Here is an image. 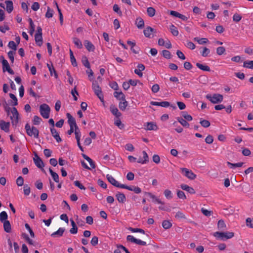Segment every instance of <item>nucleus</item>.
Returning <instances> with one entry per match:
<instances>
[{
  "label": "nucleus",
  "mask_w": 253,
  "mask_h": 253,
  "mask_svg": "<svg viewBox=\"0 0 253 253\" xmlns=\"http://www.w3.org/2000/svg\"><path fill=\"white\" fill-rule=\"evenodd\" d=\"M27 134L30 136H33L35 138H38L39 135V130L35 126L31 127L29 124H26L25 126Z\"/></svg>",
  "instance_id": "obj_1"
},
{
  "label": "nucleus",
  "mask_w": 253,
  "mask_h": 253,
  "mask_svg": "<svg viewBox=\"0 0 253 253\" xmlns=\"http://www.w3.org/2000/svg\"><path fill=\"white\" fill-rule=\"evenodd\" d=\"M214 236L222 240L231 239L234 236V233L232 232H216L214 233Z\"/></svg>",
  "instance_id": "obj_2"
},
{
  "label": "nucleus",
  "mask_w": 253,
  "mask_h": 253,
  "mask_svg": "<svg viewBox=\"0 0 253 253\" xmlns=\"http://www.w3.org/2000/svg\"><path fill=\"white\" fill-rule=\"evenodd\" d=\"M50 112V108L47 104L43 103L40 105V112L43 118L48 119L49 117Z\"/></svg>",
  "instance_id": "obj_3"
},
{
  "label": "nucleus",
  "mask_w": 253,
  "mask_h": 253,
  "mask_svg": "<svg viewBox=\"0 0 253 253\" xmlns=\"http://www.w3.org/2000/svg\"><path fill=\"white\" fill-rule=\"evenodd\" d=\"M92 89L95 93V94L98 96L99 99L103 101L104 99L103 94L101 91V89L99 85L98 84L96 81H94L92 83Z\"/></svg>",
  "instance_id": "obj_4"
},
{
  "label": "nucleus",
  "mask_w": 253,
  "mask_h": 253,
  "mask_svg": "<svg viewBox=\"0 0 253 253\" xmlns=\"http://www.w3.org/2000/svg\"><path fill=\"white\" fill-rule=\"evenodd\" d=\"M206 98L213 104L220 103L223 99V97L219 94H214L212 96L208 94Z\"/></svg>",
  "instance_id": "obj_5"
},
{
  "label": "nucleus",
  "mask_w": 253,
  "mask_h": 253,
  "mask_svg": "<svg viewBox=\"0 0 253 253\" xmlns=\"http://www.w3.org/2000/svg\"><path fill=\"white\" fill-rule=\"evenodd\" d=\"M12 116L10 117L11 123L13 125H16L18 123L19 113L17 109L15 107H13L11 110Z\"/></svg>",
  "instance_id": "obj_6"
},
{
  "label": "nucleus",
  "mask_w": 253,
  "mask_h": 253,
  "mask_svg": "<svg viewBox=\"0 0 253 253\" xmlns=\"http://www.w3.org/2000/svg\"><path fill=\"white\" fill-rule=\"evenodd\" d=\"M181 171L184 176L190 179H194L196 177V175L192 170H189L186 168H181Z\"/></svg>",
  "instance_id": "obj_7"
},
{
  "label": "nucleus",
  "mask_w": 253,
  "mask_h": 253,
  "mask_svg": "<svg viewBox=\"0 0 253 253\" xmlns=\"http://www.w3.org/2000/svg\"><path fill=\"white\" fill-rule=\"evenodd\" d=\"M126 240L127 241H129L134 243H135L137 245H141V246H146V242L141 241V240L137 239L135 238L132 235H128L126 237Z\"/></svg>",
  "instance_id": "obj_8"
},
{
  "label": "nucleus",
  "mask_w": 253,
  "mask_h": 253,
  "mask_svg": "<svg viewBox=\"0 0 253 253\" xmlns=\"http://www.w3.org/2000/svg\"><path fill=\"white\" fill-rule=\"evenodd\" d=\"M158 43L159 45L165 46L168 49L171 48V42L168 39L165 41L164 39L160 38L158 40Z\"/></svg>",
  "instance_id": "obj_9"
},
{
  "label": "nucleus",
  "mask_w": 253,
  "mask_h": 253,
  "mask_svg": "<svg viewBox=\"0 0 253 253\" xmlns=\"http://www.w3.org/2000/svg\"><path fill=\"white\" fill-rule=\"evenodd\" d=\"M106 177L108 181L113 185L115 187L121 188V186L123 185L120 184L111 175L109 174H107Z\"/></svg>",
  "instance_id": "obj_10"
},
{
  "label": "nucleus",
  "mask_w": 253,
  "mask_h": 253,
  "mask_svg": "<svg viewBox=\"0 0 253 253\" xmlns=\"http://www.w3.org/2000/svg\"><path fill=\"white\" fill-rule=\"evenodd\" d=\"M34 161L36 166L39 168H42L44 167V164L42 161L37 154H35Z\"/></svg>",
  "instance_id": "obj_11"
},
{
  "label": "nucleus",
  "mask_w": 253,
  "mask_h": 253,
  "mask_svg": "<svg viewBox=\"0 0 253 253\" xmlns=\"http://www.w3.org/2000/svg\"><path fill=\"white\" fill-rule=\"evenodd\" d=\"M145 126H146L145 129L148 130H157L158 129V126L154 122L147 123L146 125Z\"/></svg>",
  "instance_id": "obj_12"
},
{
  "label": "nucleus",
  "mask_w": 253,
  "mask_h": 253,
  "mask_svg": "<svg viewBox=\"0 0 253 253\" xmlns=\"http://www.w3.org/2000/svg\"><path fill=\"white\" fill-rule=\"evenodd\" d=\"M110 110L111 112L117 118H119L122 115L121 113L119 111L118 108L114 105L110 106Z\"/></svg>",
  "instance_id": "obj_13"
},
{
  "label": "nucleus",
  "mask_w": 253,
  "mask_h": 253,
  "mask_svg": "<svg viewBox=\"0 0 253 253\" xmlns=\"http://www.w3.org/2000/svg\"><path fill=\"white\" fill-rule=\"evenodd\" d=\"M50 131L52 136L56 139L57 142H60L62 141L59 133L57 132L56 129L54 127H51Z\"/></svg>",
  "instance_id": "obj_14"
},
{
  "label": "nucleus",
  "mask_w": 253,
  "mask_h": 253,
  "mask_svg": "<svg viewBox=\"0 0 253 253\" xmlns=\"http://www.w3.org/2000/svg\"><path fill=\"white\" fill-rule=\"evenodd\" d=\"M0 128L6 132H8L9 130L10 123L5 122L4 121H1L0 123Z\"/></svg>",
  "instance_id": "obj_15"
},
{
  "label": "nucleus",
  "mask_w": 253,
  "mask_h": 253,
  "mask_svg": "<svg viewBox=\"0 0 253 253\" xmlns=\"http://www.w3.org/2000/svg\"><path fill=\"white\" fill-rule=\"evenodd\" d=\"M66 116L68 118V123L69 126H74L75 127L78 126L75 119L70 113H67Z\"/></svg>",
  "instance_id": "obj_16"
},
{
  "label": "nucleus",
  "mask_w": 253,
  "mask_h": 253,
  "mask_svg": "<svg viewBox=\"0 0 253 253\" xmlns=\"http://www.w3.org/2000/svg\"><path fill=\"white\" fill-rule=\"evenodd\" d=\"M137 68L134 70V73L137 74L140 77H141L143 76V73L142 71L144 70L145 66L142 64H139L137 65Z\"/></svg>",
  "instance_id": "obj_17"
},
{
  "label": "nucleus",
  "mask_w": 253,
  "mask_h": 253,
  "mask_svg": "<svg viewBox=\"0 0 253 253\" xmlns=\"http://www.w3.org/2000/svg\"><path fill=\"white\" fill-rule=\"evenodd\" d=\"M84 45L88 51H94L95 50L94 45L89 41L85 40L84 42Z\"/></svg>",
  "instance_id": "obj_18"
},
{
  "label": "nucleus",
  "mask_w": 253,
  "mask_h": 253,
  "mask_svg": "<svg viewBox=\"0 0 253 253\" xmlns=\"http://www.w3.org/2000/svg\"><path fill=\"white\" fill-rule=\"evenodd\" d=\"M154 29L151 27H146L143 31L145 36L147 38H151V36L154 32Z\"/></svg>",
  "instance_id": "obj_19"
},
{
  "label": "nucleus",
  "mask_w": 253,
  "mask_h": 253,
  "mask_svg": "<svg viewBox=\"0 0 253 253\" xmlns=\"http://www.w3.org/2000/svg\"><path fill=\"white\" fill-rule=\"evenodd\" d=\"M180 187L182 190L186 191L190 194H195V190L192 187H190L186 184H182L180 185Z\"/></svg>",
  "instance_id": "obj_20"
},
{
  "label": "nucleus",
  "mask_w": 253,
  "mask_h": 253,
  "mask_svg": "<svg viewBox=\"0 0 253 253\" xmlns=\"http://www.w3.org/2000/svg\"><path fill=\"white\" fill-rule=\"evenodd\" d=\"M116 198L119 202L124 203L126 200V198L124 194L118 192L116 195Z\"/></svg>",
  "instance_id": "obj_21"
},
{
  "label": "nucleus",
  "mask_w": 253,
  "mask_h": 253,
  "mask_svg": "<svg viewBox=\"0 0 253 253\" xmlns=\"http://www.w3.org/2000/svg\"><path fill=\"white\" fill-rule=\"evenodd\" d=\"M64 231L65 229L64 228H59L57 231L54 232L52 234H51V236L53 237H60L63 235Z\"/></svg>",
  "instance_id": "obj_22"
},
{
  "label": "nucleus",
  "mask_w": 253,
  "mask_h": 253,
  "mask_svg": "<svg viewBox=\"0 0 253 253\" xmlns=\"http://www.w3.org/2000/svg\"><path fill=\"white\" fill-rule=\"evenodd\" d=\"M121 100L122 101L119 102V107L121 110L125 111L128 105V102L126 101V97L125 98V100Z\"/></svg>",
  "instance_id": "obj_23"
},
{
  "label": "nucleus",
  "mask_w": 253,
  "mask_h": 253,
  "mask_svg": "<svg viewBox=\"0 0 253 253\" xmlns=\"http://www.w3.org/2000/svg\"><path fill=\"white\" fill-rule=\"evenodd\" d=\"M3 223V228L4 231L7 233H10L11 231V227L9 221H5L2 222Z\"/></svg>",
  "instance_id": "obj_24"
},
{
  "label": "nucleus",
  "mask_w": 253,
  "mask_h": 253,
  "mask_svg": "<svg viewBox=\"0 0 253 253\" xmlns=\"http://www.w3.org/2000/svg\"><path fill=\"white\" fill-rule=\"evenodd\" d=\"M35 39L36 44L41 46L42 44V37L41 35L35 34Z\"/></svg>",
  "instance_id": "obj_25"
},
{
  "label": "nucleus",
  "mask_w": 253,
  "mask_h": 253,
  "mask_svg": "<svg viewBox=\"0 0 253 253\" xmlns=\"http://www.w3.org/2000/svg\"><path fill=\"white\" fill-rule=\"evenodd\" d=\"M6 4V11L8 13H11L13 9V2L11 0H6L5 1Z\"/></svg>",
  "instance_id": "obj_26"
},
{
  "label": "nucleus",
  "mask_w": 253,
  "mask_h": 253,
  "mask_svg": "<svg viewBox=\"0 0 253 253\" xmlns=\"http://www.w3.org/2000/svg\"><path fill=\"white\" fill-rule=\"evenodd\" d=\"M82 156L85 160H86L89 163L90 167L92 169L95 168V165L91 159H90L88 156L84 154H82Z\"/></svg>",
  "instance_id": "obj_27"
},
{
  "label": "nucleus",
  "mask_w": 253,
  "mask_h": 253,
  "mask_svg": "<svg viewBox=\"0 0 253 253\" xmlns=\"http://www.w3.org/2000/svg\"><path fill=\"white\" fill-rule=\"evenodd\" d=\"M135 24L139 29L143 28L144 26V22L143 20L140 17H138L136 19Z\"/></svg>",
  "instance_id": "obj_28"
},
{
  "label": "nucleus",
  "mask_w": 253,
  "mask_h": 253,
  "mask_svg": "<svg viewBox=\"0 0 253 253\" xmlns=\"http://www.w3.org/2000/svg\"><path fill=\"white\" fill-rule=\"evenodd\" d=\"M217 228L220 230H225L226 229V225L222 219H220L218 221Z\"/></svg>",
  "instance_id": "obj_29"
},
{
  "label": "nucleus",
  "mask_w": 253,
  "mask_h": 253,
  "mask_svg": "<svg viewBox=\"0 0 253 253\" xmlns=\"http://www.w3.org/2000/svg\"><path fill=\"white\" fill-rule=\"evenodd\" d=\"M244 163L240 162L238 163L233 164L229 162H227V165L230 167L231 169H234L235 168H239L243 166Z\"/></svg>",
  "instance_id": "obj_30"
},
{
  "label": "nucleus",
  "mask_w": 253,
  "mask_h": 253,
  "mask_svg": "<svg viewBox=\"0 0 253 253\" xmlns=\"http://www.w3.org/2000/svg\"><path fill=\"white\" fill-rule=\"evenodd\" d=\"M196 65L198 68L203 71L208 72L211 71L210 68L207 65H203L199 63H197Z\"/></svg>",
  "instance_id": "obj_31"
},
{
  "label": "nucleus",
  "mask_w": 253,
  "mask_h": 253,
  "mask_svg": "<svg viewBox=\"0 0 253 253\" xmlns=\"http://www.w3.org/2000/svg\"><path fill=\"white\" fill-rule=\"evenodd\" d=\"M49 172L55 182L59 183V176L57 173L54 172L51 169H49Z\"/></svg>",
  "instance_id": "obj_32"
},
{
  "label": "nucleus",
  "mask_w": 253,
  "mask_h": 253,
  "mask_svg": "<svg viewBox=\"0 0 253 253\" xmlns=\"http://www.w3.org/2000/svg\"><path fill=\"white\" fill-rule=\"evenodd\" d=\"M114 97L119 100H125V95L122 92L115 91L114 93Z\"/></svg>",
  "instance_id": "obj_33"
},
{
  "label": "nucleus",
  "mask_w": 253,
  "mask_h": 253,
  "mask_svg": "<svg viewBox=\"0 0 253 253\" xmlns=\"http://www.w3.org/2000/svg\"><path fill=\"white\" fill-rule=\"evenodd\" d=\"M177 120L184 127H189V124L187 122V120H184L183 118H180V117H178L177 118Z\"/></svg>",
  "instance_id": "obj_34"
},
{
  "label": "nucleus",
  "mask_w": 253,
  "mask_h": 253,
  "mask_svg": "<svg viewBox=\"0 0 253 253\" xmlns=\"http://www.w3.org/2000/svg\"><path fill=\"white\" fill-rule=\"evenodd\" d=\"M171 222L167 220H164L162 222V226L165 229H168L172 226Z\"/></svg>",
  "instance_id": "obj_35"
},
{
  "label": "nucleus",
  "mask_w": 253,
  "mask_h": 253,
  "mask_svg": "<svg viewBox=\"0 0 253 253\" xmlns=\"http://www.w3.org/2000/svg\"><path fill=\"white\" fill-rule=\"evenodd\" d=\"M181 115L182 117H183L184 119L187 121H191L193 119L192 117L189 115L186 111H182L181 112Z\"/></svg>",
  "instance_id": "obj_36"
},
{
  "label": "nucleus",
  "mask_w": 253,
  "mask_h": 253,
  "mask_svg": "<svg viewBox=\"0 0 253 253\" xmlns=\"http://www.w3.org/2000/svg\"><path fill=\"white\" fill-rule=\"evenodd\" d=\"M170 30L171 33V34L174 36H178L179 32L177 30V28L173 24L171 25L170 26Z\"/></svg>",
  "instance_id": "obj_37"
},
{
  "label": "nucleus",
  "mask_w": 253,
  "mask_h": 253,
  "mask_svg": "<svg viewBox=\"0 0 253 253\" xmlns=\"http://www.w3.org/2000/svg\"><path fill=\"white\" fill-rule=\"evenodd\" d=\"M74 132H75V138H76L77 141H80V138L81 136V133L80 130L78 126L77 127H75Z\"/></svg>",
  "instance_id": "obj_38"
},
{
  "label": "nucleus",
  "mask_w": 253,
  "mask_h": 253,
  "mask_svg": "<svg viewBox=\"0 0 253 253\" xmlns=\"http://www.w3.org/2000/svg\"><path fill=\"white\" fill-rule=\"evenodd\" d=\"M70 59H71V62L72 63V65L74 67H76L77 66V63L76 59L73 55V52L71 49L70 50Z\"/></svg>",
  "instance_id": "obj_39"
},
{
  "label": "nucleus",
  "mask_w": 253,
  "mask_h": 253,
  "mask_svg": "<svg viewBox=\"0 0 253 253\" xmlns=\"http://www.w3.org/2000/svg\"><path fill=\"white\" fill-rule=\"evenodd\" d=\"M194 41L198 42V43L200 44H203L205 43H207L208 42V40L207 38H195Z\"/></svg>",
  "instance_id": "obj_40"
},
{
  "label": "nucleus",
  "mask_w": 253,
  "mask_h": 253,
  "mask_svg": "<svg viewBox=\"0 0 253 253\" xmlns=\"http://www.w3.org/2000/svg\"><path fill=\"white\" fill-rule=\"evenodd\" d=\"M147 12L148 15L152 17H153L155 15L156 10L155 9L152 7H148L147 9Z\"/></svg>",
  "instance_id": "obj_41"
},
{
  "label": "nucleus",
  "mask_w": 253,
  "mask_h": 253,
  "mask_svg": "<svg viewBox=\"0 0 253 253\" xmlns=\"http://www.w3.org/2000/svg\"><path fill=\"white\" fill-rule=\"evenodd\" d=\"M7 214L5 211H3L1 212V213H0V221L1 222H3L5 221H7L6 220L7 219Z\"/></svg>",
  "instance_id": "obj_42"
},
{
  "label": "nucleus",
  "mask_w": 253,
  "mask_h": 253,
  "mask_svg": "<svg viewBox=\"0 0 253 253\" xmlns=\"http://www.w3.org/2000/svg\"><path fill=\"white\" fill-rule=\"evenodd\" d=\"M22 237L26 240V241L30 245H33V241L31 240L28 235L26 233H22Z\"/></svg>",
  "instance_id": "obj_43"
},
{
  "label": "nucleus",
  "mask_w": 253,
  "mask_h": 253,
  "mask_svg": "<svg viewBox=\"0 0 253 253\" xmlns=\"http://www.w3.org/2000/svg\"><path fill=\"white\" fill-rule=\"evenodd\" d=\"M148 195H149L150 197L153 200V202H157L158 204H161L163 205L164 204V202L161 201L159 199L157 198L154 195H153L150 193H148Z\"/></svg>",
  "instance_id": "obj_44"
},
{
  "label": "nucleus",
  "mask_w": 253,
  "mask_h": 253,
  "mask_svg": "<svg viewBox=\"0 0 253 253\" xmlns=\"http://www.w3.org/2000/svg\"><path fill=\"white\" fill-rule=\"evenodd\" d=\"M243 67L249 68L253 69V61H246L244 62Z\"/></svg>",
  "instance_id": "obj_45"
},
{
  "label": "nucleus",
  "mask_w": 253,
  "mask_h": 253,
  "mask_svg": "<svg viewBox=\"0 0 253 253\" xmlns=\"http://www.w3.org/2000/svg\"><path fill=\"white\" fill-rule=\"evenodd\" d=\"M114 124L120 129H123L124 127V125L122 123L119 118L115 121Z\"/></svg>",
  "instance_id": "obj_46"
},
{
  "label": "nucleus",
  "mask_w": 253,
  "mask_h": 253,
  "mask_svg": "<svg viewBox=\"0 0 253 253\" xmlns=\"http://www.w3.org/2000/svg\"><path fill=\"white\" fill-rule=\"evenodd\" d=\"M1 64L2 65V70L3 72L6 71V69L10 68L9 65L6 60H4L3 61H1Z\"/></svg>",
  "instance_id": "obj_47"
},
{
  "label": "nucleus",
  "mask_w": 253,
  "mask_h": 253,
  "mask_svg": "<svg viewBox=\"0 0 253 253\" xmlns=\"http://www.w3.org/2000/svg\"><path fill=\"white\" fill-rule=\"evenodd\" d=\"M129 230L133 233L139 232V233H142L143 234H145L144 230L142 229H140V228H132V227H129Z\"/></svg>",
  "instance_id": "obj_48"
},
{
  "label": "nucleus",
  "mask_w": 253,
  "mask_h": 253,
  "mask_svg": "<svg viewBox=\"0 0 253 253\" xmlns=\"http://www.w3.org/2000/svg\"><path fill=\"white\" fill-rule=\"evenodd\" d=\"M163 56L167 59H170L171 58V54L170 52L167 50H164L162 51Z\"/></svg>",
  "instance_id": "obj_49"
},
{
  "label": "nucleus",
  "mask_w": 253,
  "mask_h": 253,
  "mask_svg": "<svg viewBox=\"0 0 253 253\" xmlns=\"http://www.w3.org/2000/svg\"><path fill=\"white\" fill-rule=\"evenodd\" d=\"M42 121V119L38 116H35L33 120V124L35 125H38Z\"/></svg>",
  "instance_id": "obj_50"
},
{
  "label": "nucleus",
  "mask_w": 253,
  "mask_h": 253,
  "mask_svg": "<svg viewBox=\"0 0 253 253\" xmlns=\"http://www.w3.org/2000/svg\"><path fill=\"white\" fill-rule=\"evenodd\" d=\"M177 197L181 199L184 200L186 199V196L183 191L181 190H177Z\"/></svg>",
  "instance_id": "obj_51"
},
{
  "label": "nucleus",
  "mask_w": 253,
  "mask_h": 253,
  "mask_svg": "<svg viewBox=\"0 0 253 253\" xmlns=\"http://www.w3.org/2000/svg\"><path fill=\"white\" fill-rule=\"evenodd\" d=\"M225 51V48L223 46H219L216 48V53L219 55H222Z\"/></svg>",
  "instance_id": "obj_52"
},
{
  "label": "nucleus",
  "mask_w": 253,
  "mask_h": 253,
  "mask_svg": "<svg viewBox=\"0 0 253 253\" xmlns=\"http://www.w3.org/2000/svg\"><path fill=\"white\" fill-rule=\"evenodd\" d=\"M74 43L79 48H82L83 44L81 41L79 39L75 38L74 39Z\"/></svg>",
  "instance_id": "obj_53"
},
{
  "label": "nucleus",
  "mask_w": 253,
  "mask_h": 253,
  "mask_svg": "<svg viewBox=\"0 0 253 253\" xmlns=\"http://www.w3.org/2000/svg\"><path fill=\"white\" fill-rule=\"evenodd\" d=\"M175 217L177 219H186L185 214L181 211H178L175 215Z\"/></svg>",
  "instance_id": "obj_54"
},
{
  "label": "nucleus",
  "mask_w": 253,
  "mask_h": 253,
  "mask_svg": "<svg viewBox=\"0 0 253 253\" xmlns=\"http://www.w3.org/2000/svg\"><path fill=\"white\" fill-rule=\"evenodd\" d=\"M164 195L165 197L168 199H170L172 198V193L169 190H165L164 191Z\"/></svg>",
  "instance_id": "obj_55"
},
{
  "label": "nucleus",
  "mask_w": 253,
  "mask_h": 253,
  "mask_svg": "<svg viewBox=\"0 0 253 253\" xmlns=\"http://www.w3.org/2000/svg\"><path fill=\"white\" fill-rule=\"evenodd\" d=\"M9 96L13 100V102L12 103V105L13 106L17 105L18 100L15 95L12 93H10Z\"/></svg>",
  "instance_id": "obj_56"
},
{
  "label": "nucleus",
  "mask_w": 253,
  "mask_h": 253,
  "mask_svg": "<svg viewBox=\"0 0 253 253\" xmlns=\"http://www.w3.org/2000/svg\"><path fill=\"white\" fill-rule=\"evenodd\" d=\"M200 123L204 127H208L210 126V123L206 120H201Z\"/></svg>",
  "instance_id": "obj_57"
},
{
  "label": "nucleus",
  "mask_w": 253,
  "mask_h": 253,
  "mask_svg": "<svg viewBox=\"0 0 253 253\" xmlns=\"http://www.w3.org/2000/svg\"><path fill=\"white\" fill-rule=\"evenodd\" d=\"M16 184L18 186H21L24 184V179L21 176H19L16 179Z\"/></svg>",
  "instance_id": "obj_58"
},
{
  "label": "nucleus",
  "mask_w": 253,
  "mask_h": 253,
  "mask_svg": "<svg viewBox=\"0 0 253 253\" xmlns=\"http://www.w3.org/2000/svg\"><path fill=\"white\" fill-rule=\"evenodd\" d=\"M9 29V27L6 24H4L3 26H0V31L2 33H5L6 31H8Z\"/></svg>",
  "instance_id": "obj_59"
},
{
  "label": "nucleus",
  "mask_w": 253,
  "mask_h": 253,
  "mask_svg": "<svg viewBox=\"0 0 253 253\" xmlns=\"http://www.w3.org/2000/svg\"><path fill=\"white\" fill-rule=\"evenodd\" d=\"M242 18V17L240 14L235 13L233 16V20L236 22H238L241 20Z\"/></svg>",
  "instance_id": "obj_60"
},
{
  "label": "nucleus",
  "mask_w": 253,
  "mask_h": 253,
  "mask_svg": "<svg viewBox=\"0 0 253 253\" xmlns=\"http://www.w3.org/2000/svg\"><path fill=\"white\" fill-rule=\"evenodd\" d=\"M210 53V50L209 48L205 47L203 48V51L201 52V54L203 57H207Z\"/></svg>",
  "instance_id": "obj_61"
},
{
  "label": "nucleus",
  "mask_w": 253,
  "mask_h": 253,
  "mask_svg": "<svg viewBox=\"0 0 253 253\" xmlns=\"http://www.w3.org/2000/svg\"><path fill=\"white\" fill-rule=\"evenodd\" d=\"M53 10L50 9V8L48 7L47 8V12L45 14V17L46 18H51L53 16Z\"/></svg>",
  "instance_id": "obj_62"
},
{
  "label": "nucleus",
  "mask_w": 253,
  "mask_h": 253,
  "mask_svg": "<svg viewBox=\"0 0 253 253\" xmlns=\"http://www.w3.org/2000/svg\"><path fill=\"white\" fill-rule=\"evenodd\" d=\"M8 46L14 50H16L17 49V45L13 41H10L8 43Z\"/></svg>",
  "instance_id": "obj_63"
},
{
  "label": "nucleus",
  "mask_w": 253,
  "mask_h": 253,
  "mask_svg": "<svg viewBox=\"0 0 253 253\" xmlns=\"http://www.w3.org/2000/svg\"><path fill=\"white\" fill-rule=\"evenodd\" d=\"M246 225L250 228H253V222L251 218L248 217L247 218Z\"/></svg>",
  "instance_id": "obj_64"
}]
</instances>
